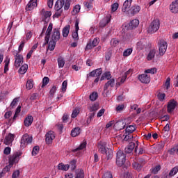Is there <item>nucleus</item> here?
I'll list each match as a JSON object with an SVG mask.
<instances>
[{"label":"nucleus","mask_w":178,"mask_h":178,"mask_svg":"<svg viewBox=\"0 0 178 178\" xmlns=\"http://www.w3.org/2000/svg\"><path fill=\"white\" fill-rule=\"evenodd\" d=\"M161 22H159V19L153 20L148 27L147 33H149V34H154V33H156V31L159 30Z\"/></svg>","instance_id":"1"},{"label":"nucleus","mask_w":178,"mask_h":178,"mask_svg":"<svg viewBox=\"0 0 178 178\" xmlns=\"http://www.w3.org/2000/svg\"><path fill=\"white\" fill-rule=\"evenodd\" d=\"M126 162V155L123 153V151L119 150L117 152L116 163L118 166H123Z\"/></svg>","instance_id":"2"},{"label":"nucleus","mask_w":178,"mask_h":178,"mask_svg":"<svg viewBox=\"0 0 178 178\" xmlns=\"http://www.w3.org/2000/svg\"><path fill=\"white\" fill-rule=\"evenodd\" d=\"M159 55L161 56L165 55L166 50L168 49V42L165 40L161 39L158 42Z\"/></svg>","instance_id":"3"},{"label":"nucleus","mask_w":178,"mask_h":178,"mask_svg":"<svg viewBox=\"0 0 178 178\" xmlns=\"http://www.w3.org/2000/svg\"><path fill=\"white\" fill-rule=\"evenodd\" d=\"M33 143V136H29V134H24L20 142V147L21 148H26L27 144H31Z\"/></svg>","instance_id":"4"},{"label":"nucleus","mask_w":178,"mask_h":178,"mask_svg":"<svg viewBox=\"0 0 178 178\" xmlns=\"http://www.w3.org/2000/svg\"><path fill=\"white\" fill-rule=\"evenodd\" d=\"M138 148V140L136 141V145L133 142L129 143L127 147H125L124 149L125 154H131V152H133V149H134V152H136V154H137Z\"/></svg>","instance_id":"5"},{"label":"nucleus","mask_w":178,"mask_h":178,"mask_svg":"<svg viewBox=\"0 0 178 178\" xmlns=\"http://www.w3.org/2000/svg\"><path fill=\"white\" fill-rule=\"evenodd\" d=\"M22 154L23 153L22 152H16L13 155H11L9 158L10 165L13 166L14 163H17L20 160L19 156H21Z\"/></svg>","instance_id":"6"},{"label":"nucleus","mask_w":178,"mask_h":178,"mask_svg":"<svg viewBox=\"0 0 178 178\" xmlns=\"http://www.w3.org/2000/svg\"><path fill=\"white\" fill-rule=\"evenodd\" d=\"M176 106H177V102L175 99L170 100L167 106V111L168 113H172L175 111Z\"/></svg>","instance_id":"7"},{"label":"nucleus","mask_w":178,"mask_h":178,"mask_svg":"<svg viewBox=\"0 0 178 178\" xmlns=\"http://www.w3.org/2000/svg\"><path fill=\"white\" fill-rule=\"evenodd\" d=\"M46 144H52V141L55 140V132L50 131L46 134Z\"/></svg>","instance_id":"8"},{"label":"nucleus","mask_w":178,"mask_h":178,"mask_svg":"<svg viewBox=\"0 0 178 178\" xmlns=\"http://www.w3.org/2000/svg\"><path fill=\"white\" fill-rule=\"evenodd\" d=\"M99 44V38H96L93 39L92 42H90L87 44L86 47V51H88L90 49H92V48H95V47H97Z\"/></svg>","instance_id":"9"},{"label":"nucleus","mask_w":178,"mask_h":178,"mask_svg":"<svg viewBox=\"0 0 178 178\" xmlns=\"http://www.w3.org/2000/svg\"><path fill=\"white\" fill-rule=\"evenodd\" d=\"M22 65H23V56L19 55V53H16L14 66L17 68L20 67Z\"/></svg>","instance_id":"10"},{"label":"nucleus","mask_w":178,"mask_h":178,"mask_svg":"<svg viewBox=\"0 0 178 178\" xmlns=\"http://www.w3.org/2000/svg\"><path fill=\"white\" fill-rule=\"evenodd\" d=\"M138 80L144 84H148L151 81V76L147 74H143L138 76Z\"/></svg>","instance_id":"11"},{"label":"nucleus","mask_w":178,"mask_h":178,"mask_svg":"<svg viewBox=\"0 0 178 178\" xmlns=\"http://www.w3.org/2000/svg\"><path fill=\"white\" fill-rule=\"evenodd\" d=\"M141 10V8L139 6H134L128 10V15L134 16L137 15Z\"/></svg>","instance_id":"12"},{"label":"nucleus","mask_w":178,"mask_h":178,"mask_svg":"<svg viewBox=\"0 0 178 178\" xmlns=\"http://www.w3.org/2000/svg\"><path fill=\"white\" fill-rule=\"evenodd\" d=\"M53 31V34L51 35V41L58 42V40H60V32L58 29H54Z\"/></svg>","instance_id":"13"},{"label":"nucleus","mask_w":178,"mask_h":178,"mask_svg":"<svg viewBox=\"0 0 178 178\" xmlns=\"http://www.w3.org/2000/svg\"><path fill=\"white\" fill-rule=\"evenodd\" d=\"M79 20H76L75 22V31L72 33V38L74 41H79V30L80 28L79 27Z\"/></svg>","instance_id":"14"},{"label":"nucleus","mask_w":178,"mask_h":178,"mask_svg":"<svg viewBox=\"0 0 178 178\" xmlns=\"http://www.w3.org/2000/svg\"><path fill=\"white\" fill-rule=\"evenodd\" d=\"M14 140H15V135L10 133L8 136H6L3 143L6 145H10V144L13 143Z\"/></svg>","instance_id":"15"},{"label":"nucleus","mask_w":178,"mask_h":178,"mask_svg":"<svg viewBox=\"0 0 178 178\" xmlns=\"http://www.w3.org/2000/svg\"><path fill=\"white\" fill-rule=\"evenodd\" d=\"M170 10L172 13H178V0L172 2L170 5Z\"/></svg>","instance_id":"16"},{"label":"nucleus","mask_w":178,"mask_h":178,"mask_svg":"<svg viewBox=\"0 0 178 178\" xmlns=\"http://www.w3.org/2000/svg\"><path fill=\"white\" fill-rule=\"evenodd\" d=\"M131 2H133V0H126L122 6V12L129 13V9H130V6H131Z\"/></svg>","instance_id":"17"},{"label":"nucleus","mask_w":178,"mask_h":178,"mask_svg":"<svg viewBox=\"0 0 178 178\" xmlns=\"http://www.w3.org/2000/svg\"><path fill=\"white\" fill-rule=\"evenodd\" d=\"M126 127V123L120 120L114 124V129L118 131L123 130Z\"/></svg>","instance_id":"18"},{"label":"nucleus","mask_w":178,"mask_h":178,"mask_svg":"<svg viewBox=\"0 0 178 178\" xmlns=\"http://www.w3.org/2000/svg\"><path fill=\"white\" fill-rule=\"evenodd\" d=\"M65 6V0H57L54 8L56 10H60Z\"/></svg>","instance_id":"19"},{"label":"nucleus","mask_w":178,"mask_h":178,"mask_svg":"<svg viewBox=\"0 0 178 178\" xmlns=\"http://www.w3.org/2000/svg\"><path fill=\"white\" fill-rule=\"evenodd\" d=\"M37 6V0H31L27 4L26 9V10H33L34 8Z\"/></svg>","instance_id":"20"},{"label":"nucleus","mask_w":178,"mask_h":178,"mask_svg":"<svg viewBox=\"0 0 178 178\" xmlns=\"http://www.w3.org/2000/svg\"><path fill=\"white\" fill-rule=\"evenodd\" d=\"M34 120V118L32 115H29L26 117L24 121V125L26 127H29V126H31L33 124V121Z\"/></svg>","instance_id":"21"},{"label":"nucleus","mask_w":178,"mask_h":178,"mask_svg":"<svg viewBox=\"0 0 178 178\" xmlns=\"http://www.w3.org/2000/svg\"><path fill=\"white\" fill-rule=\"evenodd\" d=\"M115 86V79H110L108 82H106L104 87V91H106L109 87L113 88Z\"/></svg>","instance_id":"22"},{"label":"nucleus","mask_w":178,"mask_h":178,"mask_svg":"<svg viewBox=\"0 0 178 178\" xmlns=\"http://www.w3.org/2000/svg\"><path fill=\"white\" fill-rule=\"evenodd\" d=\"M104 155H106L107 161H109V159L113 158V151L112 149L107 148V150L104 152Z\"/></svg>","instance_id":"23"},{"label":"nucleus","mask_w":178,"mask_h":178,"mask_svg":"<svg viewBox=\"0 0 178 178\" xmlns=\"http://www.w3.org/2000/svg\"><path fill=\"white\" fill-rule=\"evenodd\" d=\"M138 24H140V21L138 19H133L129 22V29H136V27L138 26Z\"/></svg>","instance_id":"24"},{"label":"nucleus","mask_w":178,"mask_h":178,"mask_svg":"<svg viewBox=\"0 0 178 178\" xmlns=\"http://www.w3.org/2000/svg\"><path fill=\"white\" fill-rule=\"evenodd\" d=\"M107 149L108 148H106V143L104 142L99 145V151L101 152V154H103V155H105V152Z\"/></svg>","instance_id":"25"},{"label":"nucleus","mask_w":178,"mask_h":178,"mask_svg":"<svg viewBox=\"0 0 178 178\" xmlns=\"http://www.w3.org/2000/svg\"><path fill=\"white\" fill-rule=\"evenodd\" d=\"M70 32V25H66L63 29V37L66 38L69 35V33Z\"/></svg>","instance_id":"26"},{"label":"nucleus","mask_w":178,"mask_h":178,"mask_svg":"<svg viewBox=\"0 0 178 178\" xmlns=\"http://www.w3.org/2000/svg\"><path fill=\"white\" fill-rule=\"evenodd\" d=\"M81 131V129H80V128H79V127L73 129L71 131L72 137H77V136H79V134H80Z\"/></svg>","instance_id":"27"},{"label":"nucleus","mask_w":178,"mask_h":178,"mask_svg":"<svg viewBox=\"0 0 178 178\" xmlns=\"http://www.w3.org/2000/svg\"><path fill=\"white\" fill-rule=\"evenodd\" d=\"M155 54H156V51L155 49L150 50L147 56V60H152V59L155 58Z\"/></svg>","instance_id":"28"},{"label":"nucleus","mask_w":178,"mask_h":178,"mask_svg":"<svg viewBox=\"0 0 178 178\" xmlns=\"http://www.w3.org/2000/svg\"><path fill=\"white\" fill-rule=\"evenodd\" d=\"M52 29H53V24H52V23H50L49 24V26H48L47 30L46 31V37H47V40L49 38H51V33H52Z\"/></svg>","instance_id":"29"},{"label":"nucleus","mask_w":178,"mask_h":178,"mask_svg":"<svg viewBox=\"0 0 178 178\" xmlns=\"http://www.w3.org/2000/svg\"><path fill=\"white\" fill-rule=\"evenodd\" d=\"M134 131H136V127L133 125L127 127L125 129V133H127V134H131Z\"/></svg>","instance_id":"30"},{"label":"nucleus","mask_w":178,"mask_h":178,"mask_svg":"<svg viewBox=\"0 0 178 178\" xmlns=\"http://www.w3.org/2000/svg\"><path fill=\"white\" fill-rule=\"evenodd\" d=\"M86 147H87V142H83L77 148L73 149L72 152H78V151H81V149H84Z\"/></svg>","instance_id":"31"},{"label":"nucleus","mask_w":178,"mask_h":178,"mask_svg":"<svg viewBox=\"0 0 178 178\" xmlns=\"http://www.w3.org/2000/svg\"><path fill=\"white\" fill-rule=\"evenodd\" d=\"M27 69H29V65L27 64H24L19 69V73L20 74H24L27 72Z\"/></svg>","instance_id":"32"},{"label":"nucleus","mask_w":178,"mask_h":178,"mask_svg":"<svg viewBox=\"0 0 178 178\" xmlns=\"http://www.w3.org/2000/svg\"><path fill=\"white\" fill-rule=\"evenodd\" d=\"M69 168H70V165H65L63 163H59L58 165V170H69Z\"/></svg>","instance_id":"33"},{"label":"nucleus","mask_w":178,"mask_h":178,"mask_svg":"<svg viewBox=\"0 0 178 178\" xmlns=\"http://www.w3.org/2000/svg\"><path fill=\"white\" fill-rule=\"evenodd\" d=\"M132 166L138 172H140V170H141V169H143V165L138 162H134V163H132Z\"/></svg>","instance_id":"34"},{"label":"nucleus","mask_w":178,"mask_h":178,"mask_svg":"<svg viewBox=\"0 0 178 178\" xmlns=\"http://www.w3.org/2000/svg\"><path fill=\"white\" fill-rule=\"evenodd\" d=\"M44 15V20L45 23H48L49 22V19L52 15L51 11H46V13L43 15Z\"/></svg>","instance_id":"35"},{"label":"nucleus","mask_w":178,"mask_h":178,"mask_svg":"<svg viewBox=\"0 0 178 178\" xmlns=\"http://www.w3.org/2000/svg\"><path fill=\"white\" fill-rule=\"evenodd\" d=\"M26 87L27 90H31V88L34 87V82L33 81V79H29L26 81Z\"/></svg>","instance_id":"36"},{"label":"nucleus","mask_w":178,"mask_h":178,"mask_svg":"<svg viewBox=\"0 0 178 178\" xmlns=\"http://www.w3.org/2000/svg\"><path fill=\"white\" fill-rule=\"evenodd\" d=\"M94 116H95V112L90 113L89 114V117L88 118L86 121L87 126L90 125V123H91L92 120L94 119Z\"/></svg>","instance_id":"37"},{"label":"nucleus","mask_w":178,"mask_h":178,"mask_svg":"<svg viewBox=\"0 0 178 178\" xmlns=\"http://www.w3.org/2000/svg\"><path fill=\"white\" fill-rule=\"evenodd\" d=\"M21 111H22V106H18L15 110V115H14V117L13 119V122H15V120H16V118H17L19 116V114L20 113Z\"/></svg>","instance_id":"38"},{"label":"nucleus","mask_w":178,"mask_h":178,"mask_svg":"<svg viewBox=\"0 0 178 178\" xmlns=\"http://www.w3.org/2000/svg\"><path fill=\"white\" fill-rule=\"evenodd\" d=\"M4 73H8V71L9 70V63H10V59L5 60L4 61Z\"/></svg>","instance_id":"39"},{"label":"nucleus","mask_w":178,"mask_h":178,"mask_svg":"<svg viewBox=\"0 0 178 178\" xmlns=\"http://www.w3.org/2000/svg\"><path fill=\"white\" fill-rule=\"evenodd\" d=\"M127 77L124 75H123L122 77H119L118 81V82L117 83V86H120L121 84H123L126 81V79Z\"/></svg>","instance_id":"40"},{"label":"nucleus","mask_w":178,"mask_h":178,"mask_svg":"<svg viewBox=\"0 0 178 178\" xmlns=\"http://www.w3.org/2000/svg\"><path fill=\"white\" fill-rule=\"evenodd\" d=\"M56 45V42H54L53 40H51L50 42H49V51H54V49H55V47Z\"/></svg>","instance_id":"41"},{"label":"nucleus","mask_w":178,"mask_h":178,"mask_svg":"<svg viewBox=\"0 0 178 178\" xmlns=\"http://www.w3.org/2000/svg\"><path fill=\"white\" fill-rule=\"evenodd\" d=\"M89 98L90 99V101H97V98H98V93L93 92H92Z\"/></svg>","instance_id":"42"},{"label":"nucleus","mask_w":178,"mask_h":178,"mask_svg":"<svg viewBox=\"0 0 178 178\" xmlns=\"http://www.w3.org/2000/svg\"><path fill=\"white\" fill-rule=\"evenodd\" d=\"M99 109V104L98 103H95L90 107V112H97Z\"/></svg>","instance_id":"43"},{"label":"nucleus","mask_w":178,"mask_h":178,"mask_svg":"<svg viewBox=\"0 0 178 178\" xmlns=\"http://www.w3.org/2000/svg\"><path fill=\"white\" fill-rule=\"evenodd\" d=\"M178 172V166L174 167L169 172L170 176L172 177V176H175Z\"/></svg>","instance_id":"44"},{"label":"nucleus","mask_w":178,"mask_h":178,"mask_svg":"<svg viewBox=\"0 0 178 178\" xmlns=\"http://www.w3.org/2000/svg\"><path fill=\"white\" fill-rule=\"evenodd\" d=\"M58 67H63L65 66V60L62 57L58 58Z\"/></svg>","instance_id":"45"},{"label":"nucleus","mask_w":178,"mask_h":178,"mask_svg":"<svg viewBox=\"0 0 178 178\" xmlns=\"http://www.w3.org/2000/svg\"><path fill=\"white\" fill-rule=\"evenodd\" d=\"M131 52H133V49L129 48L124 51L123 52V56H129V55H131Z\"/></svg>","instance_id":"46"},{"label":"nucleus","mask_w":178,"mask_h":178,"mask_svg":"<svg viewBox=\"0 0 178 178\" xmlns=\"http://www.w3.org/2000/svg\"><path fill=\"white\" fill-rule=\"evenodd\" d=\"M49 83V78L47 76H44L42 79V88H44L45 86H47Z\"/></svg>","instance_id":"47"},{"label":"nucleus","mask_w":178,"mask_h":178,"mask_svg":"<svg viewBox=\"0 0 178 178\" xmlns=\"http://www.w3.org/2000/svg\"><path fill=\"white\" fill-rule=\"evenodd\" d=\"M131 109L134 111H136V113H141V108H138V105L137 104H134L133 106H131Z\"/></svg>","instance_id":"48"},{"label":"nucleus","mask_w":178,"mask_h":178,"mask_svg":"<svg viewBox=\"0 0 178 178\" xmlns=\"http://www.w3.org/2000/svg\"><path fill=\"white\" fill-rule=\"evenodd\" d=\"M110 44L111 47H118V45H119V40H118L115 38H113L111 40Z\"/></svg>","instance_id":"49"},{"label":"nucleus","mask_w":178,"mask_h":178,"mask_svg":"<svg viewBox=\"0 0 178 178\" xmlns=\"http://www.w3.org/2000/svg\"><path fill=\"white\" fill-rule=\"evenodd\" d=\"M40 152V147L38 146H35L32 150V155L33 156H35L37 154Z\"/></svg>","instance_id":"50"},{"label":"nucleus","mask_w":178,"mask_h":178,"mask_svg":"<svg viewBox=\"0 0 178 178\" xmlns=\"http://www.w3.org/2000/svg\"><path fill=\"white\" fill-rule=\"evenodd\" d=\"M18 101H19V97H16L13 100V102H11V104L10 105V109H13V108H15V106H16V104H17Z\"/></svg>","instance_id":"51"},{"label":"nucleus","mask_w":178,"mask_h":178,"mask_svg":"<svg viewBox=\"0 0 178 178\" xmlns=\"http://www.w3.org/2000/svg\"><path fill=\"white\" fill-rule=\"evenodd\" d=\"M66 88H67V80H65L62 83V91L63 92H66Z\"/></svg>","instance_id":"52"},{"label":"nucleus","mask_w":178,"mask_h":178,"mask_svg":"<svg viewBox=\"0 0 178 178\" xmlns=\"http://www.w3.org/2000/svg\"><path fill=\"white\" fill-rule=\"evenodd\" d=\"M124 136V141H129V140H131V138H133V135H131V134H127V132H125Z\"/></svg>","instance_id":"53"},{"label":"nucleus","mask_w":178,"mask_h":178,"mask_svg":"<svg viewBox=\"0 0 178 178\" xmlns=\"http://www.w3.org/2000/svg\"><path fill=\"white\" fill-rule=\"evenodd\" d=\"M145 73H150V74H155V73H156V68H151L146 70L145 71Z\"/></svg>","instance_id":"54"},{"label":"nucleus","mask_w":178,"mask_h":178,"mask_svg":"<svg viewBox=\"0 0 178 178\" xmlns=\"http://www.w3.org/2000/svg\"><path fill=\"white\" fill-rule=\"evenodd\" d=\"M159 170H161V165H156L152 169V173H154V175H156L159 172Z\"/></svg>","instance_id":"55"},{"label":"nucleus","mask_w":178,"mask_h":178,"mask_svg":"<svg viewBox=\"0 0 178 178\" xmlns=\"http://www.w3.org/2000/svg\"><path fill=\"white\" fill-rule=\"evenodd\" d=\"M12 166H13V165H12V164H9V165H6L3 169L2 173H4V175H5V173H6L7 172H9V170H10V168H12Z\"/></svg>","instance_id":"56"},{"label":"nucleus","mask_w":178,"mask_h":178,"mask_svg":"<svg viewBox=\"0 0 178 178\" xmlns=\"http://www.w3.org/2000/svg\"><path fill=\"white\" fill-rule=\"evenodd\" d=\"M75 178H84V172L83 170H79L76 172V176Z\"/></svg>","instance_id":"57"},{"label":"nucleus","mask_w":178,"mask_h":178,"mask_svg":"<svg viewBox=\"0 0 178 178\" xmlns=\"http://www.w3.org/2000/svg\"><path fill=\"white\" fill-rule=\"evenodd\" d=\"M69 8H70V0H66L64 3V9L65 10H69Z\"/></svg>","instance_id":"58"},{"label":"nucleus","mask_w":178,"mask_h":178,"mask_svg":"<svg viewBox=\"0 0 178 178\" xmlns=\"http://www.w3.org/2000/svg\"><path fill=\"white\" fill-rule=\"evenodd\" d=\"M102 178H113V176L111 172H106L103 175Z\"/></svg>","instance_id":"59"},{"label":"nucleus","mask_w":178,"mask_h":178,"mask_svg":"<svg viewBox=\"0 0 178 178\" xmlns=\"http://www.w3.org/2000/svg\"><path fill=\"white\" fill-rule=\"evenodd\" d=\"M164 86L166 87V90H169L170 87V77L167 78Z\"/></svg>","instance_id":"60"},{"label":"nucleus","mask_w":178,"mask_h":178,"mask_svg":"<svg viewBox=\"0 0 178 178\" xmlns=\"http://www.w3.org/2000/svg\"><path fill=\"white\" fill-rule=\"evenodd\" d=\"M158 99H159V101H163V99H165V97H166V95L165 93H161L159 92L157 95Z\"/></svg>","instance_id":"61"},{"label":"nucleus","mask_w":178,"mask_h":178,"mask_svg":"<svg viewBox=\"0 0 178 178\" xmlns=\"http://www.w3.org/2000/svg\"><path fill=\"white\" fill-rule=\"evenodd\" d=\"M56 12L53 15V17H59L60 15H62V12H63V10H56Z\"/></svg>","instance_id":"62"},{"label":"nucleus","mask_w":178,"mask_h":178,"mask_svg":"<svg viewBox=\"0 0 178 178\" xmlns=\"http://www.w3.org/2000/svg\"><path fill=\"white\" fill-rule=\"evenodd\" d=\"M20 176V171L19 170H17L16 171H14L12 175V178H17Z\"/></svg>","instance_id":"63"},{"label":"nucleus","mask_w":178,"mask_h":178,"mask_svg":"<svg viewBox=\"0 0 178 178\" xmlns=\"http://www.w3.org/2000/svg\"><path fill=\"white\" fill-rule=\"evenodd\" d=\"M76 160H72L71 162H70V168L72 169V170H74V169H76Z\"/></svg>","instance_id":"64"}]
</instances>
